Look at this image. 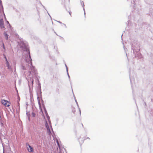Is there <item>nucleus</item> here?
Returning <instances> with one entry per match:
<instances>
[{
	"label": "nucleus",
	"instance_id": "nucleus-11",
	"mask_svg": "<svg viewBox=\"0 0 153 153\" xmlns=\"http://www.w3.org/2000/svg\"><path fill=\"white\" fill-rule=\"evenodd\" d=\"M62 2H65L66 1H68V2H69L70 0H62Z\"/></svg>",
	"mask_w": 153,
	"mask_h": 153
},
{
	"label": "nucleus",
	"instance_id": "nucleus-15",
	"mask_svg": "<svg viewBox=\"0 0 153 153\" xmlns=\"http://www.w3.org/2000/svg\"><path fill=\"white\" fill-rule=\"evenodd\" d=\"M7 23L8 24H9V22L8 21H7Z\"/></svg>",
	"mask_w": 153,
	"mask_h": 153
},
{
	"label": "nucleus",
	"instance_id": "nucleus-8",
	"mask_svg": "<svg viewBox=\"0 0 153 153\" xmlns=\"http://www.w3.org/2000/svg\"><path fill=\"white\" fill-rule=\"evenodd\" d=\"M36 116V113L34 112H33L32 114V116L33 117H35Z\"/></svg>",
	"mask_w": 153,
	"mask_h": 153
},
{
	"label": "nucleus",
	"instance_id": "nucleus-7",
	"mask_svg": "<svg viewBox=\"0 0 153 153\" xmlns=\"http://www.w3.org/2000/svg\"><path fill=\"white\" fill-rule=\"evenodd\" d=\"M7 66L8 68V69H10V66L9 63L8 62H7V63H6Z\"/></svg>",
	"mask_w": 153,
	"mask_h": 153
},
{
	"label": "nucleus",
	"instance_id": "nucleus-5",
	"mask_svg": "<svg viewBox=\"0 0 153 153\" xmlns=\"http://www.w3.org/2000/svg\"><path fill=\"white\" fill-rule=\"evenodd\" d=\"M37 99L38 100V103L39 105V107L40 108V109L41 111L42 112V110L41 108V105L40 103V98L39 97H38L37 98Z\"/></svg>",
	"mask_w": 153,
	"mask_h": 153
},
{
	"label": "nucleus",
	"instance_id": "nucleus-9",
	"mask_svg": "<svg viewBox=\"0 0 153 153\" xmlns=\"http://www.w3.org/2000/svg\"><path fill=\"white\" fill-rule=\"evenodd\" d=\"M45 126H46V127L47 130L49 129H50L49 126L47 122H46V123L45 124Z\"/></svg>",
	"mask_w": 153,
	"mask_h": 153
},
{
	"label": "nucleus",
	"instance_id": "nucleus-3",
	"mask_svg": "<svg viewBox=\"0 0 153 153\" xmlns=\"http://www.w3.org/2000/svg\"><path fill=\"white\" fill-rule=\"evenodd\" d=\"M0 27L1 29H5L4 21L2 19H0Z\"/></svg>",
	"mask_w": 153,
	"mask_h": 153
},
{
	"label": "nucleus",
	"instance_id": "nucleus-4",
	"mask_svg": "<svg viewBox=\"0 0 153 153\" xmlns=\"http://www.w3.org/2000/svg\"><path fill=\"white\" fill-rule=\"evenodd\" d=\"M27 149L28 151L30 152H33V148L31 147L29 144H27Z\"/></svg>",
	"mask_w": 153,
	"mask_h": 153
},
{
	"label": "nucleus",
	"instance_id": "nucleus-6",
	"mask_svg": "<svg viewBox=\"0 0 153 153\" xmlns=\"http://www.w3.org/2000/svg\"><path fill=\"white\" fill-rule=\"evenodd\" d=\"M4 34L5 36V38L7 40L8 39V35L7 34V33L6 32L4 31Z\"/></svg>",
	"mask_w": 153,
	"mask_h": 153
},
{
	"label": "nucleus",
	"instance_id": "nucleus-10",
	"mask_svg": "<svg viewBox=\"0 0 153 153\" xmlns=\"http://www.w3.org/2000/svg\"><path fill=\"white\" fill-rule=\"evenodd\" d=\"M47 130V132H48V133L49 134V135H50L51 134V131L50 130V129H48Z\"/></svg>",
	"mask_w": 153,
	"mask_h": 153
},
{
	"label": "nucleus",
	"instance_id": "nucleus-2",
	"mask_svg": "<svg viewBox=\"0 0 153 153\" xmlns=\"http://www.w3.org/2000/svg\"><path fill=\"white\" fill-rule=\"evenodd\" d=\"M72 111L73 113L75 115H77V113L79 114H80V111L78 109H76L72 107Z\"/></svg>",
	"mask_w": 153,
	"mask_h": 153
},
{
	"label": "nucleus",
	"instance_id": "nucleus-1",
	"mask_svg": "<svg viewBox=\"0 0 153 153\" xmlns=\"http://www.w3.org/2000/svg\"><path fill=\"white\" fill-rule=\"evenodd\" d=\"M1 103L5 107H8L10 105V102L4 100H2Z\"/></svg>",
	"mask_w": 153,
	"mask_h": 153
},
{
	"label": "nucleus",
	"instance_id": "nucleus-16",
	"mask_svg": "<svg viewBox=\"0 0 153 153\" xmlns=\"http://www.w3.org/2000/svg\"><path fill=\"white\" fill-rule=\"evenodd\" d=\"M1 0H0V4H1Z\"/></svg>",
	"mask_w": 153,
	"mask_h": 153
},
{
	"label": "nucleus",
	"instance_id": "nucleus-13",
	"mask_svg": "<svg viewBox=\"0 0 153 153\" xmlns=\"http://www.w3.org/2000/svg\"><path fill=\"white\" fill-rule=\"evenodd\" d=\"M69 13L70 15L71 16V12H69Z\"/></svg>",
	"mask_w": 153,
	"mask_h": 153
},
{
	"label": "nucleus",
	"instance_id": "nucleus-12",
	"mask_svg": "<svg viewBox=\"0 0 153 153\" xmlns=\"http://www.w3.org/2000/svg\"><path fill=\"white\" fill-rule=\"evenodd\" d=\"M5 60H6V63H7V62H8L7 61V60L6 57L5 56Z\"/></svg>",
	"mask_w": 153,
	"mask_h": 153
},
{
	"label": "nucleus",
	"instance_id": "nucleus-14",
	"mask_svg": "<svg viewBox=\"0 0 153 153\" xmlns=\"http://www.w3.org/2000/svg\"><path fill=\"white\" fill-rule=\"evenodd\" d=\"M32 84H33V79H32Z\"/></svg>",
	"mask_w": 153,
	"mask_h": 153
}]
</instances>
